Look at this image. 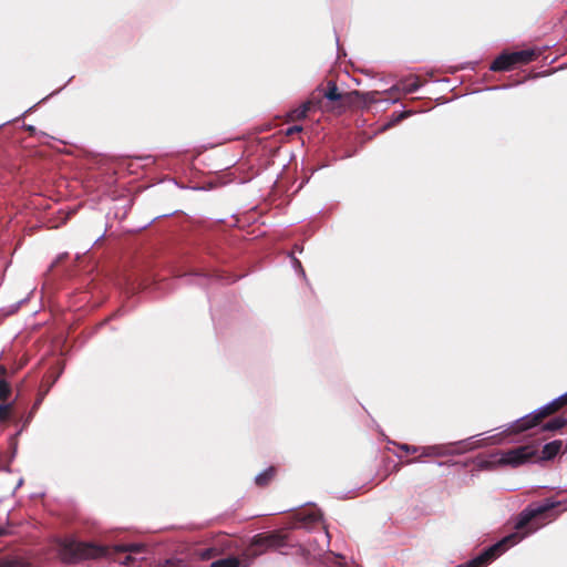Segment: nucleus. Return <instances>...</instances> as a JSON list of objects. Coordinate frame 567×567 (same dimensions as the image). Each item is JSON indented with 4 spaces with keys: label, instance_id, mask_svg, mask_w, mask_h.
<instances>
[{
    "label": "nucleus",
    "instance_id": "f257e3e1",
    "mask_svg": "<svg viewBox=\"0 0 567 567\" xmlns=\"http://www.w3.org/2000/svg\"><path fill=\"white\" fill-rule=\"evenodd\" d=\"M558 505H560L559 502H547L545 505L539 506L535 511L523 512L515 523V529L517 530L516 533L505 536L496 544L484 549L480 555H477L472 560L467 561L466 564L458 565L456 567L487 566L491 561H493L495 558L502 555L505 550H507L509 547H512L513 545L517 544L519 540L523 539L525 535L519 534L518 532L526 528L533 518L556 508Z\"/></svg>",
    "mask_w": 567,
    "mask_h": 567
},
{
    "label": "nucleus",
    "instance_id": "f03ea898",
    "mask_svg": "<svg viewBox=\"0 0 567 567\" xmlns=\"http://www.w3.org/2000/svg\"><path fill=\"white\" fill-rule=\"evenodd\" d=\"M361 99V93L358 91L340 92L336 82L328 81L327 84L318 85L305 101L311 113L316 111L321 112H338L341 113L347 107L358 103Z\"/></svg>",
    "mask_w": 567,
    "mask_h": 567
},
{
    "label": "nucleus",
    "instance_id": "7ed1b4c3",
    "mask_svg": "<svg viewBox=\"0 0 567 567\" xmlns=\"http://www.w3.org/2000/svg\"><path fill=\"white\" fill-rule=\"evenodd\" d=\"M55 551L62 563L70 565L111 556L110 546L94 542H82L74 536L58 538L55 540Z\"/></svg>",
    "mask_w": 567,
    "mask_h": 567
},
{
    "label": "nucleus",
    "instance_id": "20e7f679",
    "mask_svg": "<svg viewBox=\"0 0 567 567\" xmlns=\"http://www.w3.org/2000/svg\"><path fill=\"white\" fill-rule=\"evenodd\" d=\"M288 545V535L280 529L264 532L255 535L243 556L247 559L256 558L268 550L280 549Z\"/></svg>",
    "mask_w": 567,
    "mask_h": 567
},
{
    "label": "nucleus",
    "instance_id": "39448f33",
    "mask_svg": "<svg viewBox=\"0 0 567 567\" xmlns=\"http://www.w3.org/2000/svg\"><path fill=\"white\" fill-rule=\"evenodd\" d=\"M537 55V52L532 49L503 52L492 62L489 69L494 72L511 71L517 65H524L534 61Z\"/></svg>",
    "mask_w": 567,
    "mask_h": 567
},
{
    "label": "nucleus",
    "instance_id": "423d86ee",
    "mask_svg": "<svg viewBox=\"0 0 567 567\" xmlns=\"http://www.w3.org/2000/svg\"><path fill=\"white\" fill-rule=\"evenodd\" d=\"M537 451L538 450L535 444L520 445L506 452H502L501 457L497 460V464L518 467L535 458Z\"/></svg>",
    "mask_w": 567,
    "mask_h": 567
},
{
    "label": "nucleus",
    "instance_id": "0eeeda50",
    "mask_svg": "<svg viewBox=\"0 0 567 567\" xmlns=\"http://www.w3.org/2000/svg\"><path fill=\"white\" fill-rule=\"evenodd\" d=\"M555 413H556V411L554 410L553 404L549 402L548 404L542 406L534 413L526 415V416L519 419L518 421H516V423L513 425L512 429L515 433H520V432L527 431L534 426H537L538 424H540L543 422V420H545L546 417H548Z\"/></svg>",
    "mask_w": 567,
    "mask_h": 567
},
{
    "label": "nucleus",
    "instance_id": "6e6552de",
    "mask_svg": "<svg viewBox=\"0 0 567 567\" xmlns=\"http://www.w3.org/2000/svg\"><path fill=\"white\" fill-rule=\"evenodd\" d=\"M322 519V514L317 508H306L296 515V526L309 528Z\"/></svg>",
    "mask_w": 567,
    "mask_h": 567
},
{
    "label": "nucleus",
    "instance_id": "1a4fd4ad",
    "mask_svg": "<svg viewBox=\"0 0 567 567\" xmlns=\"http://www.w3.org/2000/svg\"><path fill=\"white\" fill-rule=\"evenodd\" d=\"M421 86V81L416 75H410L400 80L395 85L390 89V92L399 91L403 94L415 92Z\"/></svg>",
    "mask_w": 567,
    "mask_h": 567
},
{
    "label": "nucleus",
    "instance_id": "9d476101",
    "mask_svg": "<svg viewBox=\"0 0 567 567\" xmlns=\"http://www.w3.org/2000/svg\"><path fill=\"white\" fill-rule=\"evenodd\" d=\"M563 446V442L560 440H555L544 445L542 450L540 461H549L554 458L560 451Z\"/></svg>",
    "mask_w": 567,
    "mask_h": 567
},
{
    "label": "nucleus",
    "instance_id": "9b49d317",
    "mask_svg": "<svg viewBox=\"0 0 567 567\" xmlns=\"http://www.w3.org/2000/svg\"><path fill=\"white\" fill-rule=\"evenodd\" d=\"M8 370L4 365H0V402L4 403L11 395V385L6 380Z\"/></svg>",
    "mask_w": 567,
    "mask_h": 567
},
{
    "label": "nucleus",
    "instance_id": "f8f14e48",
    "mask_svg": "<svg viewBox=\"0 0 567 567\" xmlns=\"http://www.w3.org/2000/svg\"><path fill=\"white\" fill-rule=\"evenodd\" d=\"M111 549V556L109 558H112L114 554L116 553H143L146 549V546L144 544L140 543H132L126 545H116L113 547H110Z\"/></svg>",
    "mask_w": 567,
    "mask_h": 567
},
{
    "label": "nucleus",
    "instance_id": "ddd939ff",
    "mask_svg": "<svg viewBox=\"0 0 567 567\" xmlns=\"http://www.w3.org/2000/svg\"><path fill=\"white\" fill-rule=\"evenodd\" d=\"M276 474L277 468L275 466H270L266 471L256 476L255 483L259 487H266L275 478Z\"/></svg>",
    "mask_w": 567,
    "mask_h": 567
},
{
    "label": "nucleus",
    "instance_id": "4468645a",
    "mask_svg": "<svg viewBox=\"0 0 567 567\" xmlns=\"http://www.w3.org/2000/svg\"><path fill=\"white\" fill-rule=\"evenodd\" d=\"M310 110L308 109V106L305 104V102L299 105L298 107L291 110L288 114H287V121L288 122H297V121H302L305 120L306 117H308V115L310 114Z\"/></svg>",
    "mask_w": 567,
    "mask_h": 567
},
{
    "label": "nucleus",
    "instance_id": "2eb2a0df",
    "mask_svg": "<svg viewBox=\"0 0 567 567\" xmlns=\"http://www.w3.org/2000/svg\"><path fill=\"white\" fill-rule=\"evenodd\" d=\"M195 555L202 560H209L220 555V549L217 547V545L213 544L209 547L196 549Z\"/></svg>",
    "mask_w": 567,
    "mask_h": 567
},
{
    "label": "nucleus",
    "instance_id": "dca6fc26",
    "mask_svg": "<svg viewBox=\"0 0 567 567\" xmlns=\"http://www.w3.org/2000/svg\"><path fill=\"white\" fill-rule=\"evenodd\" d=\"M210 567H244L241 560L238 557L229 556L215 560L210 564Z\"/></svg>",
    "mask_w": 567,
    "mask_h": 567
},
{
    "label": "nucleus",
    "instance_id": "f3484780",
    "mask_svg": "<svg viewBox=\"0 0 567 567\" xmlns=\"http://www.w3.org/2000/svg\"><path fill=\"white\" fill-rule=\"evenodd\" d=\"M567 425V419L556 417L543 425V431H557Z\"/></svg>",
    "mask_w": 567,
    "mask_h": 567
},
{
    "label": "nucleus",
    "instance_id": "a211bd4d",
    "mask_svg": "<svg viewBox=\"0 0 567 567\" xmlns=\"http://www.w3.org/2000/svg\"><path fill=\"white\" fill-rule=\"evenodd\" d=\"M214 545H217L220 549V555L225 551L229 550L233 547V542L226 536H219L215 542Z\"/></svg>",
    "mask_w": 567,
    "mask_h": 567
},
{
    "label": "nucleus",
    "instance_id": "6ab92c4d",
    "mask_svg": "<svg viewBox=\"0 0 567 567\" xmlns=\"http://www.w3.org/2000/svg\"><path fill=\"white\" fill-rule=\"evenodd\" d=\"M13 412V403L0 404V423L8 421Z\"/></svg>",
    "mask_w": 567,
    "mask_h": 567
},
{
    "label": "nucleus",
    "instance_id": "aec40b11",
    "mask_svg": "<svg viewBox=\"0 0 567 567\" xmlns=\"http://www.w3.org/2000/svg\"><path fill=\"white\" fill-rule=\"evenodd\" d=\"M183 565V560L178 558H168L165 559L161 567H181Z\"/></svg>",
    "mask_w": 567,
    "mask_h": 567
},
{
    "label": "nucleus",
    "instance_id": "412c9836",
    "mask_svg": "<svg viewBox=\"0 0 567 567\" xmlns=\"http://www.w3.org/2000/svg\"><path fill=\"white\" fill-rule=\"evenodd\" d=\"M441 455V452L439 451V447L436 446H429L423 449V453L421 456H436Z\"/></svg>",
    "mask_w": 567,
    "mask_h": 567
},
{
    "label": "nucleus",
    "instance_id": "4be33fe9",
    "mask_svg": "<svg viewBox=\"0 0 567 567\" xmlns=\"http://www.w3.org/2000/svg\"><path fill=\"white\" fill-rule=\"evenodd\" d=\"M302 130H303V128H302V126H301V125H293V126H290V127H288V128H287V131H286V135H287V136H291V135H293V134H297V133L302 132Z\"/></svg>",
    "mask_w": 567,
    "mask_h": 567
},
{
    "label": "nucleus",
    "instance_id": "5701e85b",
    "mask_svg": "<svg viewBox=\"0 0 567 567\" xmlns=\"http://www.w3.org/2000/svg\"><path fill=\"white\" fill-rule=\"evenodd\" d=\"M555 403L563 409L565 405H567V392L557 399L554 400Z\"/></svg>",
    "mask_w": 567,
    "mask_h": 567
},
{
    "label": "nucleus",
    "instance_id": "b1692460",
    "mask_svg": "<svg viewBox=\"0 0 567 567\" xmlns=\"http://www.w3.org/2000/svg\"><path fill=\"white\" fill-rule=\"evenodd\" d=\"M401 450H403L406 453H416L419 451V447L416 446H410L408 444H402L400 446Z\"/></svg>",
    "mask_w": 567,
    "mask_h": 567
},
{
    "label": "nucleus",
    "instance_id": "393cba45",
    "mask_svg": "<svg viewBox=\"0 0 567 567\" xmlns=\"http://www.w3.org/2000/svg\"><path fill=\"white\" fill-rule=\"evenodd\" d=\"M134 557L132 555H127L125 556V558L121 561V564L125 565V566H128L131 564H133L134 561Z\"/></svg>",
    "mask_w": 567,
    "mask_h": 567
},
{
    "label": "nucleus",
    "instance_id": "a878e982",
    "mask_svg": "<svg viewBox=\"0 0 567 567\" xmlns=\"http://www.w3.org/2000/svg\"><path fill=\"white\" fill-rule=\"evenodd\" d=\"M550 403L553 404V408H554V410H555L556 412H558L559 410H561V409H560V406H558V405L555 403V401H554V400H553Z\"/></svg>",
    "mask_w": 567,
    "mask_h": 567
},
{
    "label": "nucleus",
    "instance_id": "bb28decb",
    "mask_svg": "<svg viewBox=\"0 0 567 567\" xmlns=\"http://www.w3.org/2000/svg\"><path fill=\"white\" fill-rule=\"evenodd\" d=\"M291 259H292V261H293V262H295L299 268H301V264H300V261H299L298 259H296V258H295V257H292V256H291Z\"/></svg>",
    "mask_w": 567,
    "mask_h": 567
},
{
    "label": "nucleus",
    "instance_id": "cd10ccee",
    "mask_svg": "<svg viewBox=\"0 0 567 567\" xmlns=\"http://www.w3.org/2000/svg\"><path fill=\"white\" fill-rule=\"evenodd\" d=\"M7 534V529L3 527H0V536H3Z\"/></svg>",
    "mask_w": 567,
    "mask_h": 567
}]
</instances>
